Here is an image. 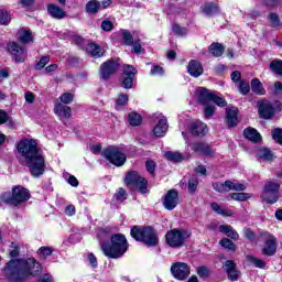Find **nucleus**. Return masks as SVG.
<instances>
[{"label":"nucleus","instance_id":"f257e3e1","mask_svg":"<svg viewBox=\"0 0 282 282\" xmlns=\"http://www.w3.org/2000/svg\"><path fill=\"white\" fill-rule=\"evenodd\" d=\"M13 249L9 252L11 260L3 268V275L10 282H25L31 276H39L42 267L34 258H17L21 248L14 242L11 243Z\"/></svg>","mask_w":282,"mask_h":282},{"label":"nucleus","instance_id":"f03ea898","mask_svg":"<svg viewBox=\"0 0 282 282\" xmlns=\"http://www.w3.org/2000/svg\"><path fill=\"white\" fill-rule=\"evenodd\" d=\"M18 153L25 160L32 177H41L45 173V158L41 154L36 141L23 139L18 143Z\"/></svg>","mask_w":282,"mask_h":282},{"label":"nucleus","instance_id":"7ed1b4c3","mask_svg":"<svg viewBox=\"0 0 282 282\" xmlns=\"http://www.w3.org/2000/svg\"><path fill=\"white\" fill-rule=\"evenodd\" d=\"M101 250L109 259H120L129 250V242L122 234L112 235L110 242H104L101 245Z\"/></svg>","mask_w":282,"mask_h":282},{"label":"nucleus","instance_id":"20e7f679","mask_svg":"<svg viewBox=\"0 0 282 282\" xmlns=\"http://www.w3.org/2000/svg\"><path fill=\"white\" fill-rule=\"evenodd\" d=\"M30 189L17 185L12 187V192H6L1 195L0 199L4 204H8L9 206H20V204H24V202H28L30 199Z\"/></svg>","mask_w":282,"mask_h":282},{"label":"nucleus","instance_id":"39448f33","mask_svg":"<svg viewBox=\"0 0 282 282\" xmlns=\"http://www.w3.org/2000/svg\"><path fill=\"white\" fill-rule=\"evenodd\" d=\"M130 235L135 241H142L149 248L158 246V234L153 227L134 226L131 228Z\"/></svg>","mask_w":282,"mask_h":282},{"label":"nucleus","instance_id":"423d86ee","mask_svg":"<svg viewBox=\"0 0 282 282\" xmlns=\"http://www.w3.org/2000/svg\"><path fill=\"white\" fill-rule=\"evenodd\" d=\"M188 238H191V231L186 229H171L165 235V241L170 248H182Z\"/></svg>","mask_w":282,"mask_h":282},{"label":"nucleus","instance_id":"0eeeda50","mask_svg":"<svg viewBox=\"0 0 282 282\" xmlns=\"http://www.w3.org/2000/svg\"><path fill=\"white\" fill-rule=\"evenodd\" d=\"M148 184L149 182L138 172H129L126 175V185L131 191H138L144 195V193H147Z\"/></svg>","mask_w":282,"mask_h":282},{"label":"nucleus","instance_id":"6e6552de","mask_svg":"<svg viewBox=\"0 0 282 282\" xmlns=\"http://www.w3.org/2000/svg\"><path fill=\"white\" fill-rule=\"evenodd\" d=\"M281 109H282L281 101H274L273 104L270 102L269 100L258 101L259 116L264 120H270V118H273L274 113H276V111H281Z\"/></svg>","mask_w":282,"mask_h":282},{"label":"nucleus","instance_id":"1a4fd4ad","mask_svg":"<svg viewBox=\"0 0 282 282\" xmlns=\"http://www.w3.org/2000/svg\"><path fill=\"white\" fill-rule=\"evenodd\" d=\"M198 102L200 105H208V102H214L217 107H226L228 102L224 97L217 96V94L206 89L205 87L198 88Z\"/></svg>","mask_w":282,"mask_h":282},{"label":"nucleus","instance_id":"9d476101","mask_svg":"<svg viewBox=\"0 0 282 282\" xmlns=\"http://www.w3.org/2000/svg\"><path fill=\"white\" fill-rule=\"evenodd\" d=\"M104 158L113 164L115 166H124V162H127V154L120 148L110 147L104 151Z\"/></svg>","mask_w":282,"mask_h":282},{"label":"nucleus","instance_id":"9b49d317","mask_svg":"<svg viewBox=\"0 0 282 282\" xmlns=\"http://www.w3.org/2000/svg\"><path fill=\"white\" fill-rule=\"evenodd\" d=\"M7 52L11 54V58L14 63H25V61H28V50L17 42H9L7 44Z\"/></svg>","mask_w":282,"mask_h":282},{"label":"nucleus","instance_id":"f8f14e48","mask_svg":"<svg viewBox=\"0 0 282 282\" xmlns=\"http://www.w3.org/2000/svg\"><path fill=\"white\" fill-rule=\"evenodd\" d=\"M261 239L264 241L262 254L265 257H274L276 254V238L268 231L261 234Z\"/></svg>","mask_w":282,"mask_h":282},{"label":"nucleus","instance_id":"ddd939ff","mask_svg":"<svg viewBox=\"0 0 282 282\" xmlns=\"http://www.w3.org/2000/svg\"><path fill=\"white\" fill-rule=\"evenodd\" d=\"M171 273L174 279L184 281L191 276V265L186 264V262H175L171 265Z\"/></svg>","mask_w":282,"mask_h":282},{"label":"nucleus","instance_id":"4468645a","mask_svg":"<svg viewBox=\"0 0 282 282\" xmlns=\"http://www.w3.org/2000/svg\"><path fill=\"white\" fill-rule=\"evenodd\" d=\"M118 67H120V63L115 59H108L107 62L102 63L99 69V75L102 80H109L112 74L118 72Z\"/></svg>","mask_w":282,"mask_h":282},{"label":"nucleus","instance_id":"2eb2a0df","mask_svg":"<svg viewBox=\"0 0 282 282\" xmlns=\"http://www.w3.org/2000/svg\"><path fill=\"white\" fill-rule=\"evenodd\" d=\"M153 120H159L156 126L153 129V133L156 138H164L166 135V131H169V122L166 121V117L162 116V113L156 112L152 116Z\"/></svg>","mask_w":282,"mask_h":282},{"label":"nucleus","instance_id":"dca6fc26","mask_svg":"<svg viewBox=\"0 0 282 282\" xmlns=\"http://www.w3.org/2000/svg\"><path fill=\"white\" fill-rule=\"evenodd\" d=\"M138 74V69H135L132 65L123 66V80L121 86L123 89H131L133 87V78Z\"/></svg>","mask_w":282,"mask_h":282},{"label":"nucleus","instance_id":"f3484780","mask_svg":"<svg viewBox=\"0 0 282 282\" xmlns=\"http://www.w3.org/2000/svg\"><path fill=\"white\" fill-rule=\"evenodd\" d=\"M180 204V196L176 189H170L164 198H163V206L166 210H174Z\"/></svg>","mask_w":282,"mask_h":282},{"label":"nucleus","instance_id":"a211bd4d","mask_svg":"<svg viewBox=\"0 0 282 282\" xmlns=\"http://www.w3.org/2000/svg\"><path fill=\"white\" fill-rule=\"evenodd\" d=\"M191 148L192 151H195V153L206 155L207 158H213V155H215V150L210 149V145H208V143L195 142L191 145Z\"/></svg>","mask_w":282,"mask_h":282},{"label":"nucleus","instance_id":"6ab92c4d","mask_svg":"<svg viewBox=\"0 0 282 282\" xmlns=\"http://www.w3.org/2000/svg\"><path fill=\"white\" fill-rule=\"evenodd\" d=\"M54 112L58 116L59 120H69L72 118V108L63 104H56Z\"/></svg>","mask_w":282,"mask_h":282},{"label":"nucleus","instance_id":"aec40b11","mask_svg":"<svg viewBox=\"0 0 282 282\" xmlns=\"http://www.w3.org/2000/svg\"><path fill=\"white\" fill-rule=\"evenodd\" d=\"M187 72L194 78H199L204 74V66L196 59H192L187 66Z\"/></svg>","mask_w":282,"mask_h":282},{"label":"nucleus","instance_id":"412c9836","mask_svg":"<svg viewBox=\"0 0 282 282\" xmlns=\"http://www.w3.org/2000/svg\"><path fill=\"white\" fill-rule=\"evenodd\" d=\"M47 12L52 19L61 20L67 17V13L56 4H48Z\"/></svg>","mask_w":282,"mask_h":282},{"label":"nucleus","instance_id":"4be33fe9","mask_svg":"<svg viewBox=\"0 0 282 282\" xmlns=\"http://www.w3.org/2000/svg\"><path fill=\"white\" fill-rule=\"evenodd\" d=\"M17 39L20 43H23L24 45L34 41L32 33L28 29H20L17 32Z\"/></svg>","mask_w":282,"mask_h":282},{"label":"nucleus","instance_id":"5701e85b","mask_svg":"<svg viewBox=\"0 0 282 282\" xmlns=\"http://www.w3.org/2000/svg\"><path fill=\"white\" fill-rule=\"evenodd\" d=\"M227 124L228 127H237L239 123V117H237V108L229 107L227 108Z\"/></svg>","mask_w":282,"mask_h":282},{"label":"nucleus","instance_id":"b1692460","mask_svg":"<svg viewBox=\"0 0 282 282\" xmlns=\"http://www.w3.org/2000/svg\"><path fill=\"white\" fill-rule=\"evenodd\" d=\"M191 132L194 135H204L208 133V126L202 121H197L191 124Z\"/></svg>","mask_w":282,"mask_h":282},{"label":"nucleus","instance_id":"393cba45","mask_svg":"<svg viewBox=\"0 0 282 282\" xmlns=\"http://www.w3.org/2000/svg\"><path fill=\"white\" fill-rule=\"evenodd\" d=\"M261 197L267 204H276V202H279V192H271L264 188Z\"/></svg>","mask_w":282,"mask_h":282},{"label":"nucleus","instance_id":"a878e982","mask_svg":"<svg viewBox=\"0 0 282 282\" xmlns=\"http://www.w3.org/2000/svg\"><path fill=\"white\" fill-rule=\"evenodd\" d=\"M243 135L247 140H250V142H261V134L254 128L245 129Z\"/></svg>","mask_w":282,"mask_h":282},{"label":"nucleus","instance_id":"bb28decb","mask_svg":"<svg viewBox=\"0 0 282 282\" xmlns=\"http://www.w3.org/2000/svg\"><path fill=\"white\" fill-rule=\"evenodd\" d=\"M219 231L223 232V235H227V237H229V239H232L234 241H237L239 239V234L235 231L232 226L220 225Z\"/></svg>","mask_w":282,"mask_h":282},{"label":"nucleus","instance_id":"cd10ccee","mask_svg":"<svg viewBox=\"0 0 282 282\" xmlns=\"http://www.w3.org/2000/svg\"><path fill=\"white\" fill-rule=\"evenodd\" d=\"M202 10L206 17H215V14H219V6L213 2L206 3Z\"/></svg>","mask_w":282,"mask_h":282},{"label":"nucleus","instance_id":"c85d7f7f","mask_svg":"<svg viewBox=\"0 0 282 282\" xmlns=\"http://www.w3.org/2000/svg\"><path fill=\"white\" fill-rule=\"evenodd\" d=\"M225 50L226 48L224 47V45L219 43H212V45L209 46L210 54H213V56H215L216 58H219V56H224Z\"/></svg>","mask_w":282,"mask_h":282},{"label":"nucleus","instance_id":"c756f323","mask_svg":"<svg viewBox=\"0 0 282 282\" xmlns=\"http://www.w3.org/2000/svg\"><path fill=\"white\" fill-rule=\"evenodd\" d=\"M86 52L91 55V56H97L100 58V56L104 55L102 53V48H100V46H98V44L95 43H90L87 45L86 47Z\"/></svg>","mask_w":282,"mask_h":282},{"label":"nucleus","instance_id":"7c9ffc66","mask_svg":"<svg viewBox=\"0 0 282 282\" xmlns=\"http://www.w3.org/2000/svg\"><path fill=\"white\" fill-rule=\"evenodd\" d=\"M98 10H100V2L98 0H90L86 4V12L88 14H98Z\"/></svg>","mask_w":282,"mask_h":282},{"label":"nucleus","instance_id":"2f4dec72","mask_svg":"<svg viewBox=\"0 0 282 282\" xmlns=\"http://www.w3.org/2000/svg\"><path fill=\"white\" fill-rule=\"evenodd\" d=\"M128 122L131 127H140L142 124V116L138 112H130L128 115Z\"/></svg>","mask_w":282,"mask_h":282},{"label":"nucleus","instance_id":"473e14b6","mask_svg":"<svg viewBox=\"0 0 282 282\" xmlns=\"http://www.w3.org/2000/svg\"><path fill=\"white\" fill-rule=\"evenodd\" d=\"M251 89L253 94H258L259 96H263V94H265V90L263 89V84H261V80L257 78L252 79Z\"/></svg>","mask_w":282,"mask_h":282},{"label":"nucleus","instance_id":"72a5a7b5","mask_svg":"<svg viewBox=\"0 0 282 282\" xmlns=\"http://www.w3.org/2000/svg\"><path fill=\"white\" fill-rule=\"evenodd\" d=\"M164 158L170 162H182L184 155L180 152H165Z\"/></svg>","mask_w":282,"mask_h":282},{"label":"nucleus","instance_id":"f704fd0d","mask_svg":"<svg viewBox=\"0 0 282 282\" xmlns=\"http://www.w3.org/2000/svg\"><path fill=\"white\" fill-rule=\"evenodd\" d=\"M230 181H226L225 183H214L213 188L217 191V193H228L230 191Z\"/></svg>","mask_w":282,"mask_h":282},{"label":"nucleus","instance_id":"c9c22d12","mask_svg":"<svg viewBox=\"0 0 282 282\" xmlns=\"http://www.w3.org/2000/svg\"><path fill=\"white\" fill-rule=\"evenodd\" d=\"M210 207L218 215H223V217H232V212L231 210L221 208V206H219V204H217V203H212Z\"/></svg>","mask_w":282,"mask_h":282},{"label":"nucleus","instance_id":"e433bc0d","mask_svg":"<svg viewBox=\"0 0 282 282\" xmlns=\"http://www.w3.org/2000/svg\"><path fill=\"white\" fill-rule=\"evenodd\" d=\"M247 261H249V263L254 265V268H260L261 270L265 268V261L254 256H247Z\"/></svg>","mask_w":282,"mask_h":282},{"label":"nucleus","instance_id":"4c0bfd02","mask_svg":"<svg viewBox=\"0 0 282 282\" xmlns=\"http://www.w3.org/2000/svg\"><path fill=\"white\" fill-rule=\"evenodd\" d=\"M129 102V96L124 94H120L116 99V109H122V107H127Z\"/></svg>","mask_w":282,"mask_h":282},{"label":"nucleus","instance_id":"58836bf2","mask_svg":"<svg viewBox=\"0 0 282 282\" xmlns=\"http://www.w3.org/2000/svg\"><path fill=\"white\" fill-rule=\"evenodd\" d=\"M220 246L223 248H225L226 250H230L231 252H235V250H237V245H235V242H232L230 239L228 238H223L220 240Z\"/></svg>","mask_w":282,"mask_h":282},{"label":"nucleus","instance_id":"ea45409f","mask_svg":"<svg viewBox=\"0 0 282 282\" xmlns=\"http://www.w3.org/2000/svg\"><path fill=\"white\" fill-rule=\"evenodd\" d=\"M204 108V116L207 120H209V118L212 116H215V106L212 105L210 102H207V104H202Z\"/></svg>","mask_w":282,"mask_h":282},{"label":"nucleus","instance_id":"a19ab883","mask_svg":"<svg viewBox=\"0 0 282 282\" xmlns=\"http://www.w3.org/2000/svg\"><path fill=\"white\" fill-rule=\"evenodd\" d=\"M199 185V181L197 180V176H192L188 181L187 191L188 193L193 194L195 191H197V186Z\"/></svg>","mask_w":282,"mask_h":282},{"label":"nucleus","instance_id":"79ce46f5","mask_svg":"<svg viewBox=\"0 0 282 282\" xmlns=\"http://www.w3.org/2000/svg\"><path fill=\"white\" fill-rule=\"evenodd\" d=\"M271 191L273 193H279V188H281V184H279V182H274V181H268L264 185V189Z\"/></svg>","mask_w":282,"mask_h":282},{"label":"nucleus","instance_id":"37998d69","mask_svg":"<svg viewBox=\"0 0 282 282\" xmlns=\"http://www.w3.org/2000/svg\"><path fill=\"white\" fill-rule=\"evenodd\" d=\"M122 39L124 45H133V42L135 41L133 40V35L131 34V32L127 30H122Z\"/></svg>","mask_w":282,"mask_h":282},{"label":"nucleus","instance_id":"c03bdc74","mask_svg":"<svg viewBox=\"0 0 282 282\" xmlns=\"http://www.w3.org/2000/svg\"><path fill=\"white\" fill-rule=\"evenodd\" d=\"M37 252L42 259H47V257H52L54 250L52 247H41Z\"/></svg>","mask_w":282,"mask_h":282},{"label":"nucleus","instance_id":"a18cd8bd","mask_svg":"<svg viewBox=\"0 0 282 282\" xmlns=\"http://www.w3.org/2000/svg\"><path fill=\"white\" fill-rule=\"evenodd\" d=\"M231 199H235L236 202H246V199H249L250 194L248 193H232L230 194Z\"/></svg>","mask_w":282,"mask_h":282},{"label":"nucleus","instance_id":"49530a36","mask_svg":"<svg viewBox=\"0 0 282 282\" xmlns=\"http://www.w3.org/2000/svg\"><path fill=\"white\" fill-rule=\"evenodd\" d=\"M270 68L275 74H279L280 76H282V61H273V62H271Z\"/></svg>","mask_w":282,"mask_h":282},{"label":"nucleus","instance_id":"de8ad7c7","mask_svg":"<svg viewBox=\"0 0 282 282\" xmlns=\"http://www.w3.org/2000/svg\"><path fill=\"white\" fill-rule=\"evenodd\" d=\"M259 156L262 160L270 161L273 158L272 151H270L268 148H263L259 151Z\"/></svg>","mask_w":282,"mask_h":282},{"label":"nucleus","instance_id":"09e8293b","mask_svg":"<svg viewBox=\"0 0 282 282\" xmlns=\"http://www.w3.org/2000/svg\"><path fill=\"white\" fill-rule=\"evenodd\" d=\"M11 21L10 13L8 11L0 10V23L1 25H8Z\"/></svg>","mask_w":282,"mask_h":282},{"label":"nucleus","instance_id":"8fccbe9b","mask_svg":"<svg viewBox=\"0 0 282 282\" xmlns=\"http://www.w3.org/2000/svg\"><path fill=\"white\" fill-rule=\"evenodd\" d=\"M61 102L64 105H72V101L74 100V95L72 93H64L59 97Z\"/></svg>","mask_w":282,"mask_h":282},{"label":"nucleus","instance_id":"3c124183","mask_svg":"<svg viewBox=\"0 0 282 282\" xmlns=\"http://www.w3.org/2000/svg\"><path fill=\"white\" fill-rule=\"evenodd\" d=\"M224 270H225L226 274H228L229 272L237 270V263H235V261H232V260H227L224 263Z\"/></svg>","mask_w":282,"mask_h":282},{"label":"nucleus","instance_id":"603ef678","mask_svg":"<svg viewBox=\"0 0 282 282\" xmlns=\"http://www.w3.org/2000/svg\"><path fill=\"white\" fill-rule=\"evenodd\" d=\"M268 19L271 23V28H279L280 25V20H279V15L276 13H270L268 15Z\"/></svg>","mask_w":282,"mask_h":282},{"label":"nucleus","instance_id":"864d4df0","mask_svg":"<svg viewBox=\"0 0 282 282\" xmlns=\"http://www.w3.org/2000/svg\"><path fill=\"white\" fill-rule=\"evenodd\" d=\"M272 138L278 144H282V129L276 128L272 131Z\"/></svg>","mask_w":282,"mask_h":282},{"label":"nucleus","instance_id":"5fc2aeb1","mask_svg":"<svg viewBox=\"0 0 282 282\" xmlns=\"http://www.w3.org/2000/svg\"><path fill=\"white\" fill-rule=\"evenodd\" d=\"M229 191H246V184L229 181Z\"/></svg>","mask_w":282,"mask_h":282},{"label":"nucleus","instance_id":"6e6d98bb","mask_svg":"<svg viewBox=\"0 0 282 282\" xmlns=\"http://www.w3.org/2000/svg\"><path fill=\"white\" fill-rule=\"evenodd\" d=\"M50 63V56H42L40 61L35 64V69H43L45 65Z\"/></svg>","mask_w":282,"mask_h":282},{"label":"nucleus","instance_id":"4d7b16f0","mask_svg":"<svg viewBox=\"0 0 282 282\" xmlns=\"http://www.w3.org/2000/svg\"><path fill=\"white\" fill-rule=\"evenodd\" d=\"M172 32H174L176 36H184V34H186V29L180 26V24H174L172 26Z\"/></svg>","mask_w":282,"mask_h":282},{"label":"nucleus","instance_id":"13d9d810","mask_svg":"<svg viewBox=\"0 0 282 282\" xmlns=\"http://www.w3.org/2000/svg\"><path fill=\"white\" fill-rule=\"evenodd\" d=\"M227 276L229 279V281H239V276H241V272L237 269H235L234 271H229L227 273Z\"/></svg>","mask_w":282,"mask_h":282},{"label":"nucleus","instance_id":"bf43d9fd","mask_svg":"<svg viewBox=\"0 0 282 282\" xmlns=\"http://www.w3.org/2000/svg\"><path fill=\"white\" fill-rule=\"evenodd\" d=\"M117 202H124L127 199V191L124 188H119L115 194Z\"/></svg>","mask_w":282,"mask_h":282},{"label":"nucleus","instance_id":"052dcab7","mask_svg":"<svg viewBox=\"0 0 282 282\" xmlns=\"http://www.w3.org/2000/svg\"><path fill=\"white\" fill-rule=\"evenodd\" d=\"M142 52V45L140 44V40L134 39L132 42V54H140Z\"/></svg>","mask_w":282,"mask_h":282},{"label":"nucleus","instance_id":"680f3d73","mask_svg":"<svg viewBox=\"0 0 282 282\" xmlns=\"http://www.w3.org/2000/svg\"><path fill=\"white\" fill-rule=\"evenodd\" d=\"M151 76H162L164 74V68L159 65H154L150 70Z\"/></svg>","mask_w":282,"mask_h":282},{"label":"nucleus","instance_id":"e2e57ef3","mask_svg":"<svg viewBox=\"0 0 282 282\" xmlns=\"http://www.w3.org/2000/svg\"><path fill=\"white\" fill-rule=\"evenodd\" d=\"M239 91H240V94L246 96V94H248L250 91V84H248L246 82H240Z\"/></svg>","mask_w":282,"mask_h":282},{"label":"nucleus","instance_id":"0e129e2a","mask_svg":"<svg viewBox=\"0 0 282 282\" xmlns=\"http://www.w3.org/2000/svg\"><path fill=\"white\" fill-rule=\"evenodd\" d=\"M101 30H104V32H111V30H113V23H111V21L104 20L101 22Z\"/></svg>","mask_w":282,"mask_h":282},{"label":"nucleus","instance_id":"69168bd1","mask_svg":"<svg viewBox=\"0 0 282 282\" xmlns=\"http://www.w3.org/2000/svg\"><path fill=\"white\" fill-rule=\"evenodd\" d=\"M64 213L67 217H74L76 215V207L74 205H67Z\"/></svg>","mask_w":282,"mask_h":282},{"label":"nucleus","instance_id":"338daca9","mask_svg":"<svg viewBox=\"0 0 282 282\" xmlns=\"http://www.w3.org/2000/svg\"><path fill=\"white\" fill-rule=\"evenodd\" d=\"M145 167H147L148 173H150V175H153L155 173V162L147 161Z\"/></svg>","mask_w":282,"mask_h":282},{"label":"nucleus","instance_id":"774afa93","mask_svg":"<svg viewBox=\"0 0 282 282\" xmlns=\"http://www.w3.org/2000/svg\"><path fill=\"white\" fill-rule=\"evenodd\" d=\"M24 99H25V102H28L29 105H32L34 102V93L26 91L24 94Z\"/></svg>","mask_w":282,"mask_h":282}]
</instances>
